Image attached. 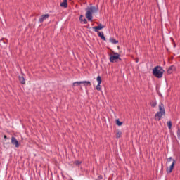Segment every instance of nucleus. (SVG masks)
Masks as SVG:
<instances>
[{"label": "nucleus", "mask_w": 180, "mask_h": 180, "mask_svg": "<svg viewBox=\"0 0 180 180\" xmlns=\"http://www.w3.org/2000/svg\"><path fill=\"white\" fill-rule=\"evenodd\" d=\"M163 116H165V107L164 106V104L161 103L159 104V111L155 115V120L160 121L162 119Z\"/></svg>", "instance_id": "1"}, {"label": "nucleus", "mask_w": 180, "mask_h": 180, "mask_svg": "<svg viewBox=\"0 0 180 180\" xmlns=\"http://www.w3.org/2000/svg\"><path fill=\"white\" fill-rule=\"evenodd\" d=\"M152 74L156 78H162L164 75V69L161 66H155L152 71Z\"/></svg>", "instance_id": "2"}, {"label": "nucleus", "mask_w": 180, "mask_h": 180, "mask_svg": "<svg viewBox=\"0 0 180 180\" xmlns=\"http://www.w3.org/2000/svg\"><path fill=\"white\" fill-rule=\"evenodd\" d=\"M166 164L167 165H169V164H171L169 167H167L166 169L167 174H171V172H172V170L174 169V167L175 166V159H173L172 157L168 158L167 159Z\"/></svg>", "instance_id": "3"}, {"label": "nucleus", "mask_w": 180, "mask_h": 180, "mask_svg": "<svg viewBox=\"0 0 180 180\" xmlns=\"http://www.w3.org/2000/svg\"><path fill=\"white\" fill-rule=\"evenodd\" d=\"M117 60L122 61V58H120V54L117 53H115L114 55H110V63H117Z\"/></svg>", "instance_id": "4"}, {"label": "nucleus", "mask_w": 180, "mask_h": 180, "mask_svg": "<svg viewBox=\"0 0 180 180\" xmlns=\"http://www.w3.org/2000/svg\"><path fill=\"white\" fill-rule=\"evenodd\" d=\"M93 29H94V32H96V33H98V32H99V31H98V30H102V29H105V26H103V25H102V23H99L98 25V26L93 27Z\"/></svg>", "instance_id": "5"}, {"label": "nucleus", "mask_w": 180, "mask_h": 180, "mask_svg": "<svg viewBox=\"0 0 180 180\" xmlns=\"http://www.w3.org/2000/svg\"><path fill=\"white\" fill-rule=\"evenodd\" d=\"M11 143L16 147V148H19V141L15 138V136L11 137Z\"/></svg>", "instance_id": "6"}, {"label": "nucleus", "mask_w": 180, "mask_h": 180, "mask_svg": "<svg viewBox=\"0 0 180 180\" xmlns=\"http://www.w3.org/2000/svg\"><path fill=\"white\" fill-rule=\"evenodd\" d=\"M50 18V14H44L39 18V23H43L44 20Z\"/></svg>", "instance_id": "7"}, {"label": "nucleus", "mask_w": 180, "mask_h": 180, "mask_svg": "<svg viewBox=\"0 0 180 180\" xmlns=\"http://www.w3.org/2000/svg\"><path fill=\"white\" fill-rule=\"evenodd\" d=\"M91 11H89L88 8L86 9V18L88 19V20H90V22H92L93 16Z\"/></svg>", "instance_id": "8"}, {"label": "nucleus", "mask_w": 180, "mask_h": 180, "mask_svg": "<svg viewBox=\"0 0 180 180\" xmlns=\"http://www.w3.org/2000/svg\"><path fill=\"white\" fill-rule=\"evenodd\" d=\"M87 9L93 13H96V12H98V11H99V8L95 7V6L88 7Z\"/></svg>", "instance_id": "9"}, {"label": "nucleus", "mask_w": 180, "mask_h": 180, "mask_svg": "<svg viewBox=\"0 0 180 180\" xmlns=\"http://www.w3.org/2000/svg\"><path fill=\"white\" fill-rule=\"evenodd\" d=\"M19 81L22 85H25L26 84V80H25V77L19 76Z\"/></svg>", "instance_id": "10"}, {"label": "nucleus", "mask_w": 180, "mask_h": 180, "mask_svg": "<svg viewBox=\"0 0 180 180\" xmlns=\"http://www.w3.org/2000/svg\"><path fill=\"white\" fill-rule=\"evenodd\" d=\"M150 105L152 108H155V106H157V100H151L150 102Z\"/></svg>", "instance_id": "11"}, {"label": "nucleus", "mask_w": 180, "mask_h": 180, "mask_svg": "<svg viewBox=\"0 0 180 180\" xmlns=\"http://www.w3.org/2000/svg\"><path fill=\"white\" fill-rule=\"evenodd\" d=\"M174 70H175L174 65H171L170 67H169L168 70H167L168 74H172Z\"/></svg>", "instance_id": "12"}, {"label": "nucleus", "mask_w": 180, "mask_h": 180, "mask_svg": "<svg viewBox=\"0 0 180 180\" xmlns=\"http://www.w3.org/2000/svg\"><path fill=\"white\" fill-rule=\"evenodd\" d=\"M60 6H62L63 8H67V6H68V3L67 0H63V1L62 3H60Z\"/></svg>", "instance_id": "13"}, {"label": "nucleus", "mask_w": 180, "mask_h": 180, "mask_svg": "<svg viewBox=\"0 0 180 180\" xmlns=\"http://www.w3.org/2000/svg\"><path fill=\"white\" fill-rule=\"evenodd\" d=\"M97 33H98V36L99 37H101V39H102V40H104V41L106 40V38L105 37V35L103 34V32H97Z\"/></svg>", "instance_id": "14"}, {"label": "nucleus", "mask_w": 180, "mask_h": 180, "mask_svg": "<svg viewBox=\"0 0 180 180\" xmlns=\"http://www.w3.org/2000/svg\"><path fill=\"white\" fill-rule=\"evenodd\" d=\"M82 84L84 85V86H88V85H91V82H89V81H82Z\"/></svg>", "instance_id": "15"}, {"label": "nucleus", "mask_w": 180, "mask_h": 180, "mask_svg": "<svg viewBox=\"0 0 180 180\" xmlns=\"http://www.w3.org/2000/svg\"><path fill=\"white\" fill-rule=\"evenodd\" d=\"M110 43H112V44H117L119 43V41L115 39V38H110Z\"/></svg>", "instance_id": "16"}, {"label": "nucleus", "mask_w": 180, "mask_h": 180, "mask_svg": "<svg viewBox=\"0 0 180 180\" xmlns=\"http://www.w3.org/2000/svg\"><path fill=\"white\" fill-rule=\"evenodd\" d=\"M82 84V82H75L72 83V86H78V85H81Z\"/></svg>", "instance_id": "17"}, {"label": "nucleus", "mask_w": 180, "mask_h": 180, "mask_svg": "<svg viewBox=\"0 0 180 180\" xmlns=\"http://www.w3.org/2000/svg\"><path fill=\"white\" fill-rule=\"evenodd\" d=\"M122 137V131H118L116 134V138L120 139Z\"/></svg>", "instance_id": "18"}, {"label": "nucleus", "mask_w": 180, "mask_h": 180, "mask_svg": "<svg viewBox=\"0 0 180 180\" xmlns=\"http://www.w3.org/2000/svg\"><path fill=\"white\" fill-rule=\"evenodd\" d=\"M96 80L98 84H102V77L101 76H98Z\"/></svg>", "instance_id": "19"}, {"label": "nucleus", "mask_w": 180, "mask_h": 180, "mask_svg": "<svg viewBox=\"0 0 180 180\" xmlns=\"http://www.w3.org/2000/svg\"><path fill=\"white\" fill-rule=\"evenodd\" d=\"M167 126H168V129H169V130H171V128L172 127V122L168 121V122H167Z\"/></svg>", "instance_id": "20"}, {"label": "nucleus", "mask_w": 180, "mask_h": 180, "mask_svg": "<svg viewBox=\"0 0 180 180\" xmlns=\"http://www.w3.org/2000/svg\"><path fill=\"white\" fill-rule=\"evenodd\" d=\"M116 124L117 126H122V124H123L122 122H120V120H119V119L116 120Z\"/></svg>", "instance_id": "21"}, {"label": "nucleus", "mask_w": 180, "mask_h": 180, "mask_svg": "<svg viewBox=\"0 0 180 180\" xmlns=\"http://www.w3.org/2000/svg\"><path fill=\"white\" fill-rule=\"evenodd\" d=\"M177 138L180 140V129H177Z\"/></svg>", "instance_id": "22"}, {"label": "nucleus", "mask_w": 180, "mask_h": 180, "mask_svg": "<svg viewBox=\"0 0 180 180\" xmlns=\"http://www.w3.org/2000/svg\"><path fill=\"white\" fill-rule=\"evenodd\" d=\"M96 89H97V91H101V84L98 83V84L96 86Z\"/></svg>", "instance_id": "23"}, {"label": "nucleus", "mask_w": 180, "mask_h": 180, "mask_svg": "<svg viewBox=\"0 0 180 180\" xmlns=\"http://www.w3.org/2000/svg\"><path fill=\"white\" fill-rule=\"evenodd\" d=\"M75 164H76V165H81L82 162L79 160H76Z\"/></svg>", "instance_id": "24"}, {"label": "nucleus", "mask_w": 180, "mask_h": 180, "mask_svg": "<svg viewBox=\"0 0 180 180\" xmlns=\"http://www.w3.org/2000/svg\"><path fill=\"white\" fill-rule=\"evenodd\" d=\"M84 18V15H81L80 16H79V21L81 22V23H82V20H84V19H82Z\"/></svg>", "instance_id": "25"}, {"label": "nucleus", "mask_w": 180, "mask_h": 180, "mask_svg": "<svg viewBox=\"0 0 180 180\" xmlns=\"http://www.w3.org/2000/svg\"><path fill=\"white\" fill-rule=\"evenodd\" d=\"M103 179V176L102 175H99L96 180H101V179Z\"/></svg>", "instance_id": "26"}, {"label": "nucleus", "mask_w": 180, "mask_h": 180, "mask_svg": "<svg viewBox=\"0 0 180 180\" xmlns=\"http://www.w3.org/2000/svg\"><path fill=\"white\" fill-rule=\"evenodd\" d=\"M82 22H83V23H84V25H86V23H88V21L86 20V18H84V19L82 20Z\"/></svg>", "instance_id": "27"}, {"label": "nucleus", "mask_w": 180, "mask_h": 180, "mask_svg": "<svg viewBox=\"0 0 180 180\" xmlns=\"http://www.w3.org/2000/svg\"><path fill=\"white\" fill-rule=\"evenodd\" d=\"M4 139H7V136H6V135H5V136H4Z\"/></svg>", "instance_id": "28"}, {"label": "nucleus", "mask_w": 180, "mask_h": 180, "mask_svg": "<svg viewBox=\"0 0 180 180\" xmlns=\"http://www.w3.org/2000/svg\"><path fill=\"white\" fill-rule=\"evenodd\" d=\"M136 63H139V60H136Z\"/></svg>", "instance_id": "29"}]
</instances>
